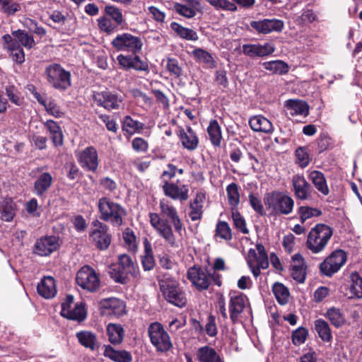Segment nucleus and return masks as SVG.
Segmentation results:
<instances>
[{
    "instance_id": "nucleus-1",
    "label": "nucleus",
    "mask_w": 362,
    "mask_h": 362,
    "mask_svg": "<svg viewBox=\"0 0 362 362\" xmlns=\"http://www.w3.org/2000/svg\"><path fill=\"white\" fill-rule=\"evenodd\" d=\"M159 207L160 215L157 213L149 214L151 225L170 246L178 247L173 230V226L175 231L181 235L184 230V224L178 211L170 201L164 199L160 201Z\"/></svg>"
},
{
    "instance_id": "nucleus-2",
    "label": "nucleus",
    "mask_w": 362,
    "mask_h": 362,
    "mask_svg": "<svg viewBox=\"0 0 362 362\" xmlns=\"http://www.w3.org/2000/svg\"><path fill=\"white\" fill-rule=\"evenodd\" d=\"M108 274L115 282L121 284H127L129 281V276L134 279L140 277L139 267L127 254L118 255L117 262L110 265Z\"/></svg>"
},
{
    "instance_id": "nucleus-3",
    "label": "nucleus",
    "mask_w": 362,
    "mask_h": 362,
    "mask_svg": "<svg viewBox=\"0 0 362 362\" xmlns=\"http://www.w3.org/2000/svg\"><path fill=\"white\" fill-rule=\"evenodd\" d=\"M98 209L100 220L110 223L114 227L122 226L127 215L124 207L106 197L99 199Z\"/></svg>"
},
{
    "instance_id": "nucleus-4",
    "label": "nucleus",
    "mask_w": 362,
    "mask_h": 362,
    "mask_svg": "<svg viewBox=\"0 0 362 362\" xmlns=\"http://www.w3.org/2000/svg\"><path fill=\"white\" fill-rule=\"evenodd\" d=\"M160 290L164 298L170 303L182 308L187 303V298L179 282L168 274L158 280Z\"/></svg>"
},
{
    "instance_id": "nucleus-5",
    "label": "nucleus",
    "mask_w": 362,
    "mask_h": 362,
    "mask_svg": "<svg viewBox=\"0 0 362 362\" xmlns=\"http://www.w3.org/2000/svg\"><path fill=\"white\" fill-rule=\"evenodd\" d=\"M45 77L49 86L60 91H64L71 86V73L57 63L46 66Z\"/></svg>"
},
{
    "instance_id": "nucleus-6",
    "label": "nucleus",
    "mask_w": 362,
    "mask_h": 362,
    "mask_svg": "<svg viewBox=\"0 0 362 362\" xmlns=\"http://www.w3.org/2000/svg\"><path fill=\"white\" fill-rule=\"evenodd\" d=\"M264 202L267 209L276 214L288 215L294 207L292 197L279 191L267 193Z\"/></svg>"
},
{
    "instance_id": "nucleus-7",
    "label": "nucleus",
    "mask_w": 362,
    "mask_h": 362,
    "mask_svg": "<svg viewBox=\"0 0 362 362\" xmlns=\"http://www.w3.org/2000/svg\"><path fill=\"white\" fill-rule=\"evenodd\" d=\"M332 233L329 226L322 223L317 224L308 235L307 247L314 254L320 253L325 248Z\"/></svg>"
},
{
    "instance_id": "nucleus-8",
    "label": "nucleus",
    "mask_w": 362,
    "mask_h": 362,
    "mask_svg": "<svg viewBox=\"0 0 362 362\" xmlns=\"http://www.w3.org/2000/svg\"><path fill=\"white\" fill-rule=\"evenodd\" d=\"M112 47L117 52H128L135 54L141 50V39L129 33L117 34L111 42Z\"/></svg>"
},
{
    "instance_id": "nucleus-9",
    "label": "nucleus",
    "mask_w": 362,
    "mask_h": 362,
    "mask_svg": "<svg viewBox=\"0 0 362 362\" xmlns=\"http://www.w3.org/2000/svg\"><path fill=\"white\" fill-rule=\"evenodd\" d=\"M148 332L151 344L158 351L165 352L173 346L169 334L160 323H151L148 327Z\"/></svg>"
},
{
    "instance_id": "nucleus-10",
    "label": "nucleus",
    "mask_w": 362,
    "mask_h": 362,
    "mask_svg": "<svg viewBox=\"0 0 362 362\" xmlns=\"http://www.w3.org/2000/svg\"><path fill=\"white\" fill-rule=\"evenodd\" d=\"M89 237L93 243L100 250H107L111 244L112 235L109 233V227L99 220L92 222Z\"/></svg>"
},
{
    "instance_id": "nucleus-11",
    "label": "nucleus",
    "mask_w": 362,
    "mask_h": 362,
    "mask_svg": "<svg viewBox=\"0 0 362 362\" xmlns=\"http://www.w3.org/2000/svg\"><path fill=\"white\" fill-rule=\"evenodd\" d=\"M76 282L78 286L89 292L96 291L100 281L95 271L88 265L82 267L76 273Z\"/></svg>"
},
{
    "instance_id": "nucleus-12",
    "label": "nucleus",
    "mask_w": 362,
    "mask_h": 362,
    "mask_svg": "<svg viewBox=\"0 0 362 362\" xmlns=\"http://www.w3.org/2000/svg\"><path fill=\"white\" fill-rule=\"evenodd\" d=\"M74 296L72 295H67L64 301L62 303V310L60 314L62 317L76 320L79 322H83L87 316L86 311L83 303H76L74 307L72 306L74 303Z\"/></svg>"
},
{
    "instance_id": "nucleus-13",
    "label": "nucleus",
    "mask_w": 362,
    "mask_h": 362,
    "mask_svg": "<svg viewBox=\"0 0 362 362\" xmlns=\"http://www.w3.org/2000/svg\"><path fill=\"white\" fill-rule=\"evenodd\" d=\"M346 261V255L342 250H337L328 256L320 264L322 274L331 276L338 272Z\"/></svg>"
},
{
    "instance_id": "nucleus-14",
    "label": "nucleus",
    "mask_w": 362,
    "mask_h": 362,
    "mask_svg": "<svg viewBox=\"0 0 362 362\" xmlns=\"http://www.w3.org/2000/svg\"><path fill=\"white\" fill-rule=\"evenodd\" d=\"M187 278L199 291L207 290L211 284V274L199 265L187 269Z\"/></svg>"
},
{
    "instance_id": "nucleus-15",
    "label": "nucleus",
    "mask_w": 362,
    "mask_h": 362,
    "mask_svg": "<svg viewBox=\"0 0 362 362\" xmlns=\"http://www.w3.org/2000/svg\"><path fill=\"white\" fill-rule=\"evenodd\" d=\"M229 298L230 320L232 324L235 325L238 322L239 317L244 311L248 299L245 295L237 291H230Z\"/></svg>"
},
{
    "instance_id": "nucleus-16",
    "label": "nucleus",
    "mask_w": 362,
    "mask_h": 362,
    "mask_svg": "<svg viewBox=\"0 0 362 362\" xmlns=\"http://www.w3.org/2000/svg\"><path fill=\"white\" fill-rule=\"evenodd\" d=\"M162 189L165 196L173 200L183 203L189 199V186L180 183L179 180L176 182L165 181Z\"/></svg>"
},
{
    "instance_id": "nucleus-17",
    "label": "nucleus",
    "mask_w": 362,
    "mask_h": 362,
    "mask_svg": "<svg viewBox=\"0 0 362 362\" xmlns=\"http://www.w3.org/2000/svg\"><path fill=\"white\" fill-rule=\"evenodd\" d=\"M76 156L82 168L93 173L97 170L99 159L98 151L95 147L88 146L83 151L76 153Z\"/></svg>"
},
{
    "instance_id": "nucleus-18",
    "label": "nucleus",
    "mask_w": 362,
    "mask_h": 362,
    "mask_svg": "<svg viewBox=\"0 0 362 362\" xmlns=\"http://www.w3.org/2000/svg\"><path fill=\"white\" fill-rule=\"evenodd\" d=\"M276 49L274 44L267 42L264 44H244L242 52L250 58H263L272 54Z\"/></svg>"
},
{
    "instance_id": "nucleus-19",
    "label": "nucleus",
    "mask_w": 362,
    "mask_h": 362,
    "mask_svg": "<svg viewBox=\"0 0 362 362\" xmlns=\"http://www.w3.org/2000/svg\"><path fill=\"white\" fill-rule=\"evenodd\" d=\"M99 308L103 315H112L119 317L126 313L124 302L117 298L102 299L99 303Z\"/></svg>"
},
{
    "instance_id": "nucleus-20",
    "label": "nucleus",
    "mask_w": 362,
    "mask_h": 362,
    "mask_svg": "<svg viewBox=\"0 0 362 362\" xmlns=\"http://www.w3.org/2000/svg\"><path fill=\"white\" fill-rule=\"evenodd\" d=\"M93 100L98 106L107 110L119 109L122 102L121 95L109 90L94 93Z\"/></svg>"
},
{
    "instance_id": "nucleus-21",
    "label": "nucleus",
    "mask_w": 362,
    "mask_h": 362,
    "mask_svg": "<svg viewBox=\"0 0 362 362\" xmlns=\"http://www.w3.org/2000/svg\"><path fill=\"white\" fill-rule=\"evenodd\" d=\"M117 60L124 70L134 69L137 71H145L146 73L149 71L147 62L143 61L136 54L131 55L120 54L117 56Z\"/></svg>"
},
{
    "instance_id": "nucleus-22",
    "label": "nucleus",
    "mask_w": 362,
    "mask_h": 362,
    "mask_svg": "<svg viewBox=\"0 0 362 362\" xmlns=\"http://www.w3.org/2000/svg\"><path fill=\"white\" fill-rule=\"evenodd\" d=\"M293 191L296 199L308 200L311 197L312 187L303 175L296 174L291 180Z\"/></svg>"
},
{
    "instance_id": "nucleus-23",
    "label": "nucleus",
    "mask_w": 362,
    "mask_h": 362,
    "mask_svg": "<svg viewBox=\"0 0 362 362\" xmlns=\"http://www.w3.org/2000/svg\"><path fill=\"white\" fill-rule=\"evenodd\" d=\"M58 238L54 235L45 236L37 239L35 244L34 252L40 256H49L59 247Z\"/></svg>"
},
{
    "instance_id": "nucleus-24",
    "label": "nucleus",
    "mask_w": 362,
    "mask_h": 362,
    "mask_svg": "<svg viewBox=\"0 0 362 362\" xmlns=\"http://www.w3.org/2000/svg\"><path fill=\"white\" fill-rule=\"evenodd\" d=\"M250 26L259 33L268 34L272 32H281L284 28V23L281 20L276 18L264 19L252 21Z\"/></svg>"
},
{
    "instance_id": "nucleus-25",
    "label": "nucleus",
    "mask_w": 362,
    "mask_h": 362,
    "mask_svg": "<svg viewBox=\"0 0 362 362\" xmlns=\"http://www.w3.org/2000/svg\"><path fill=\"white\" fill-rule=\"evenodd\" d=\"M291 276L300 284L304 283L306 278V266L303 258L299 254L292 257Z\"/></svg>"
},
{
    "instance_id": "nucleus-26",
    "label": "nucleus",
    "mask_w": 362,
    "mask_h": 362,
    "mask_svg": "<svg viewBox=\"0 0 362 362\" xmlns=\"http://www.w3.org/2000/svg\"><path fill=\"white\" fill-rule=\"evenodd\" d=\"M53 178L48 172L41 173L37 177L33 186V192L39 197L45 196L48 189L51 187Z\"/></svg>"
},
{
    "instance_id": "nucleus-27",
    "label": "nucleus",
    "mask_w": 362,
    "mask_h": 362,
    "mask_svg": "<svg viewBox=\"0 0 362 362\" xmlns=\"http://www.w3.org/2000/svg\"><path fill=\"white\" fill-rule=\"evenodd\" d=\"M37 293L42 297L49 299L57 294L55 280L52 276H45L37 284Z\"/></svg>"
},
{
    "instance_id": "nucleus-28",
    "label": "nucleus",
    "mask_w": 362,
    "mask_h": 362,
    "mask_svg": "<svg viewBox=\"0 0 362 362\" xmlns=\"http://www.w3.org/2000/svg\"><path fill=\"white\" fill-rule=\"evenodd\" d=\"M178 136L185 148L194 151L197 148L199 139L192 127H189L187 131L183 129H180Z\"/></svg>"
},
{
    "instance_id": "nucleus-29",
    "label": "nucleus",
    "mask_w": 362,
    "mask_h": 362,
    "mask_svg": "<svg viewBox=\"0 0 362 362\" xmlns=\"http://www.w3.org/2000/svg\"><path fill=\"white\" fill-rule=\"evenodd\" d=\"M308 177L315 187L323 195L329 194V189L324 174L319 170H308Z\"/></svg>"
},
{
    "instance_id": "nucleus-30",
    "label": "nucleus",
    "mask_w": 362,
    "mask_h": 362,
    "mask_svg": "<svg viewBox=\"0 0 362 362\" xmlns=\"http://www.w3.org/2000/svg\"><path fill=\"white\" fill-rule=\"evenodd\" d=\"M16 204L11 198L6 197L0 201V219L11 222L16 216Z\"/></svg>"
},
{
    "instance_id": "nucleus-31",
    "label": "nucleus",
    "mask_w": 362,
    "mask_h": 362,
    "mask_svg": "<svg viewBox=\"0 0 362 362\" xmlns=\"http://www.w3.org/2000/svg\"><path fill=\"white\" fill-rule=\"evenodd\" d=\"M249 124L254 132L270 133L273 131L272 122L262 115H255L250 117Z\"/></svg>"
},
{
    "instance_id": "nucleus-32",
    "label": "nucleus",
    "mask_w": 362,
    "mask_h": 362,
    "mask_svg": "<svg viewBox=\"0 0 362 362\" xmlns=\"http://www.w3.org/2000/svg\"><path fill=\"white\" fill-rule=\"evenodd\" d=\"M286 107L291 116L301 115L306 117L309 114V106L301 100H288Z\"/></svg>"
},
{
    "instance_id": "nucleus-33",
    "label": "nucleus",
    "mask_w": 362,
    "mask_h": 362,
    "mask_svg": "<svg viewBox=\"0 0 362 362\" xmlns=\"http://www.w3.org/2000/svg\"><path fill=\"white\" fill-rule=\"evenodd\" d=\"M144 252L141 257L142 268L145 272H149L154 269L156 265L153 249L151 243L146 238L144 241Z\"/></svg>"
},
{
    "instance_id": "nucleus-34",
    "label": "nucleus",
    "mask_w": 362,
    "mask_h": 362,
    "mask_svg": "<svg viewBox=\"0 0 362 362\" xmlns=\"http://www.w3.org/2000/svg\"><path fill=\"white\" fill-rule=\"evenodd\" d=\"M199 362H223L216 351L209 346L200 347L197 353Z\"/></svg>"
},
{
    "instance_id": "nucleus-35",
    "label": "nucleus",
    "mask_w": 362,
    "mask_h": 362,
    "mask_svg": "<svg viewBox=\"0 0 362 362\" xmlns=\"http://www.w3.org/2000/svg\"><path fill=\"white\" fill-rule=\"evenodd\" d=\"M104 355L115 362H131L132 361L130 352L126 350H115L110 345L105 346Z\"/></svg>"
},
{
    "instance_id": "nucleus-36",
    "label": "nucleus",
    "mask_w": 362,
    "mask_h": 362,
    "mask_svg": "<svg viewBox=\"0 0 362 362\" xmlns=\"http://www.w3.org/2000/svg\"><path fill=\"white\" fill-rule=\"evenodd\" d=\"M108 339L112 344H120L124 337V329L119 324L110 323L107 326Z\"/></svg>"
},
{
    "instance_id": "nucleus-37",
    "label": "nucleus",
    "mask_w": 362,
    "mask_h": 362,
    "mask_svg": "<svg viewBox=\"0 0 362 362\" xmlns=\"http://www.w3.org/2000/svg\"><path fill=\"white\" fill-rule=\"evenodd\" d=\"M45 126L50 134L54 146H62L63 144V134L59 124L54 120L49 119L45 122Z\"/></svg>"
},
{
    "instance_id": "nucleus-38",
    "label": "nucleus",
    "mask_w": 362,
    "mask_h": 362,
    "mask_svg": "<svg viewBox=\"0 0 362 362\" xmlns=\"http://www.w3.org/2000/svg\"><path fill=\"white\" fill-rule=\"evenodd\" d=\"M76 337L81 345L90 350L95 349L97 346V337L92 332L84 330L78 332Z\"/></svg>"
},
{
    "instance_id": "nucleus-39",
    "label": "nucleus",
    "mask_w": 362,
    "mask_h": 362,
    "mask_svg": "<svg viewBox=\"0 0 362 362\" xmlns=\"http://www.w3.org/2000/svg\"><path fill=\"white\" fill-rule=\"evenodd\" d=\"M170 28L182 39L196 41L199 38L197 33L194 30L183 27L177 22H172L170 23Z\"/></svg>"
},
{
    "instance_id": "nucleus-40",
    "label": "nucleus",
    "mask_w": 362,
    "mask_h": 362,
    "mask_svg": "<svg viewBox=\"0 0 362 362\" xmlns=\"http://www.w3.org/2000/svg\"><path fill=\"white\" fill-rule=\"evenodd\" d=\"M314 325L319 337L325 342H330L332 334L329 324L322 319H317L314 322Z\"/></svg>"
},
{
    "instance_id": "nucleus-41",
    "label": "nucleus",
    "mask_w": 362,
    "mask_h": 362,
    "mask_svg": "<svg viewBox=\"0 0 362 362\" xmlns=\"http://www.w3.org/2000/svg\"><path fill=\"white\" fill-rule=\"evenodd\" d=\"M262 66L272 74L284 75L288 72L289 66L287 63L281 60H273L262 63Z\"/></svg>"
},
{
    "instance_id": "nucleus-42",
    "label": "nucleus",
    "mask_w": 362,
    "mask_h": 362,
    "mask_svg": "<svg viewBox=\"0 0 362 362\" xmlns=\"http://www.w3.org/2000/svg\"><path fill=\"white\" fill-rule=\"evenodd\" d=\"M11 34L13 37L20 42L21 47L23 46L25 49H30L36 45L33 36L25 30L18 29L13 31Z\"/></svg>"
},
{
    "instance_id": "nucleus-43",
    "label": "nucleus",
    "mask_w": 362,
    "mask_h": 362,
    "mask_svg": "<svg viewBox=\"0 0 362 362\" xmlns=\"http://www.w3.org/2000/svg\"><path fill=\"white\" fill-rule=\"evenodd\" d=\"M207 132L211 144L214 146H220L222 140L221 129L216 119L210 122L207 128Z\"/></svg>"
},
{
    "instance_id": "nucleus-44",
    "label": "nucleus",
    "mask_w": 362,
    "mask_h": 362,
    "mask_svg": "<svg viewBox=\"0 0 362 362\" xmlns=\"http://www.w3.org/2000/svg\"><path fill=\"white\" fill-rule=\"evenodd\" d=\"M272 291L276 298V300L279 304L285 305L288 303L289 291L283 284L276 282L273 285Z\"/></svg>"
},
{
    "instance_id": "nucleus-45",
    "label": "nucleus",
    "mask_w": 362,
    "mask_h": 362,
    "mask_svg": "<svg viewBox=\"0 0 362 362\" xmlns=\"http://www.w3.org/2000/svg\"><path fill=\"white\" fill-rule=\"evenodd\" d=\"M215 235L226 241L233 238L231 228L229 224L224 221H218L216 226Z\"/></svg>"
},
{
    "instance_id": "nucleus-46",
    "label": "nucleus",
    "mask_w": 362,
    "mask_h": 362,
    "mask_svg": "<svg viewBox=\"0 0 362 362\" xmlns=\"http://www.w3.org/2000/svg\"><path fill=\"white\" fill-rule=\"evenodd\" d=\"M192 54L198 61L206 64L209 67L215 66V61L213 57L206 50L197 48L192 51Z\"/></svg>"
},
{
    "instance_id": "nucleus-47",
    "label": "nucleus",
    "mask_w": 362,
    "mask_h": 362,
    "mask_svg": "<svg viewBox=\"0 0 362 362\" xmlns=\"http://www.w3.org/2000/svg\"><path fill=\"white\" fill-rule=\"evenodd\" d=\"M326 316L336 327L342 326L345 322L344 317L339 309L332 308L327 311Z\"/></svg>"
},
{
    "instance_id": "nucleus-48",
    "label": "nucleus",
    "mask_w": 362,
    "mask_h": 362,
    "mask_svg": "<svg viewBox=\"0 0 362 362\" xmlns=\"http://www.w3.org/2000/svg\"><path fill=\"white\" fill-rule=\"evenodd\" d=\"M144 124L137 120H134L131 117L126 116L123 122V130L130 134H133L137 131L142 130Z\"/></svg>"
},
{
    "instance_id": "nucleus-49",
    "label": "nucleus",
    "mask_w": 362,
    "mask_h": 362,
    "mask_svg": "<svg viewBox=\"0 0 362 362\" xmlns=\"http://www.w3.org/2000/svg\"><path fill=\"white\" fill-rule=\"evenodd\" d=\"M226 192L229 204L232 208H235L239 204L240 194L238 192V186L236 183H230L226 187Z\"/></svg>"
},
{
    "instance_id": "nucleus-50",
    "label": "nucleus",
    "mask_w": 362,
    "mask_h": 362,
    "mask_svg": "<svg viewBox=\"0 0 362 362\" xmlns=\"http://www.w3.org/2000/svg\"><path fill=\"white\" fill-rule=\"evenodd\" d=\"M97 21L100 30L108 35L114 33L118 26L109 17L105 16L100 17Z\"/></svg>"
},
{
    "instance_id": "nucleus-51",
    "label": "nucleus",
    "mask_w": 362,
    "mask_h": 362,
    "mask_svg": "<svg viewBox=\"0 0 362 362\" xmlns=\"http://www.w3.org/2000/svg\"><path fill=\"white\" fill-rule=\"evenodd\" d=\"M6 95L9 100L16 105H21L23 101V98L21 97V93L14 85H8L5 87Z\"/></svg>"
},
{
    "instance_id": "nucleus-52",
    "label": "nucleus",
    "mask_w": 362,
    "mask_h": 362,
    "mask_svg": "<svg viewBox=\"0 0 362 362\" xmlns=\"http://www.w3.org/2000/svg\"><path fill=\"white\" fill-rule=\"evenodd\" d=\"M0 10L7 16H13L21 8L20 4L11 0H0Z\"/></svg>"
},
{
    "instance_id": "nucleus-53",
    "label": "nucleus",
    "mask_w": 362,
    "mask_h": 362,
    "mask_svg": "<svg viewBox=\"0 0 362 362\" xmlns=\"http://www.w3.org/2000/svg\"><path fill=\"white\" fill-rule=\"evenodd\" d=\"M105 12L107 17H109L114 23L119 25L123 23V16L120 9L114 6H106L105 7Z\"/></svg>"
},
{
    "instance_id": "nucleus-54",
    "label": "nucleus",
    "mask_w": 362,
    "mask_h": 362,
    "mask_svg": "<svg viewBox=\"0 0 362 362\" xmlns=\"http://www.w3.org/2000/svg\"><path fill=\"white\" fill-rule=\"evenodd\" d=\"M232 219L234 226L243 234H248L249 230L246 226V221L244 217L238 211H232Z\"/></svg>"
},
{
    "instance_id": "nucleus-55",
    "label": "nucleus",
    "mask_w": 362,
    "mask_h": 362,
    "mask_svg": "<svg viewBox=\"0 0 362 362\" xmlns=\"http://www.w3.org/2000/svg\"><path fill=\"white\" fill-rule=\"evenodd\" d=\"M297 163L301 168L307 167L310 162V156L305 147H298L295 152Z\"/></svg>"
},
{
    "instance_id": "nucleus-56",
    "label": "nucleus",
    "mask_w": 362,
    "mask_h": 362,
    "mask_svg": "<svg viewBox=\"0 0 362 362\" xmlns=\"http://www.w3.org/2000/svg\"><path fill=\"white\" fill-rule=\"evenodd\" d=\"M351 298H362V279L358 275L353 276L352 283L349 287Z\"/></svg>"
},
{
    "instance_id": "nucleus-57",
    "label": "nucleus",
    "mask_w": 362,
    "mask_h": 362,
    "mask_svg": "<svg viewBox=\"0 0 362 362\" xmlns=\"http://www.w3.org/2000/svg\"><path fill=\"white\" fill-rule=\"evenodd\" d=\"M298 213L302 223H304L307 219L311 217L319 216L322 214L320 210L309 206H300Z\"/></svg>"
},
{
    "instance_id": "nucleus-58",
    "label": "nucleus",
    "mask_w": 362,
    "mask_h": 362,
    "mask_svg": "<svg viewBox=\"0 0 362 362\" xmlns=\"http://www.w3.org/2000/svg\"><path fill=\"white\" fill-rule=\"evenodd\" d=\"M308 334V329L300 327L292 332V341L294 345L299 346L305 343Z\"/></svg>"
},
{
    "instance_id": "nucleus-59",
    "label": "nucleus",
    "mask_w": 362,
    "mask_h": 362,
    "mask_svg": "<svg viewBox=\"0 0 362 362\" xmlns=\"http://www.w3.org/2000/svg\"><path fill=\"white\" fill-rule=\"evenodd\" d=\"M174 10L180 16H182L187 18H192L194 17L197 14L196 11L189 6H187L186 5L175 3L174 4Z\"/></svg>"
},
{
    "instance_id": "nucleus-60",
    "label": "nucleus",
    "mask_w": 362,
    "mask_h": 362,
    "mask_svg": "<svg viewBox=\"0 0 362 362\" xmlns=\"http://www.w3.org/2000/svg\"><path fill=\"white\" fill-rule=\"evenodd\" d=\"M166 69L171 75L175 77H180L182 74V69L176 59L168 58Z\"/></svg>"
},
{
    "instance_id": "nucleus-61",
    "label": "nucleus",
    "mask_w": 362,
    "mask_h": 362,
    "mask_svg": "<svg viewBox=\"0 0 362 362\" xmlns=\"http://www.w3.org/2000/svg\"><path fill=\"white\" fill-rule=\"evenodd\" d=\"M123 239L129 250H134L137 247L136 236L130 228H127L123 233Z\"/></svg>"
},
{
    "instance_id": "nucleus-62",
    "label": "nucleus",
    "mask_w": 362,
    "mask_h": 362,
    "mask_svg": "<svg viewBox=\"0 0 362 362\" xmlns=\"http://www.w3.org/2000/svg\"><path fill=\"white\" fill-rule=\"evenodd\" d=\"M4 43L5 48L8 50V52L15 51V49L18 50L20 49H23L20 42L16 40L13 35H10L8 34H6L2 37Z\"/></svg>"
},
{
    "instance_id": "nucleus-63",
    "label": "nucleus",
    "mask_w": 362,
    "mask_h": 362,
    "mask_svg": "<svg viewBox=\"0 0 362 362\" xmlns=\"http://www.w3.org/2000/svg\"><path fill=\"white\" fill-rule=\"evenodd\" d=\"M211 5L216 8H222L230 11L237 10V6L235 4L229 1L228 0H206Z\"/></svg>"
},
{
    "instance_id": "nucleus-64",
    "label": "nucleus",
    "mask_w": 362,
    "mask_h": 362,
    "mask_svg": "<svg viewBox=\"0 0 362 362\" xmlns=\"http://www.w3.org/2000/svg\"><path fill=\"white\" fill-rule=\"evenodd\" d=\"M44 107L49 114L57 118L61 117L64 115L54 99H50L48 103L47 102Z\"/></svg>"
}]
</instances>
